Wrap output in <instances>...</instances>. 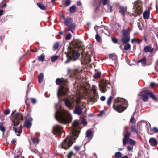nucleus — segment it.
Returning <instances> with one entry per match:
<instances>
[{
    "label": "nucleus",
    "instance_id": "obj_32",
    "mask_svg": "<svg viewBox=\"0 0 158 158\" xmlns=\"http://www.w3.org/2000/svg\"><path fill=\"white\" fill-rule=\"evenodd\" d=\"M44 75L42 73H41L38 76V81L39 83H40L42 81L43 79Z\"/></svg>",
    "mask_w": 158,
    "mask_h": 158
},
{
    "label": "nucleus",
    "instance_id": "obj_19",
    "mask_svg": "<svg viewBox=\"0 0 158 158\" xmlns=\"http://www.w3.org/2000/svg\"><path fill=\"white\" fill-rule=\"evenodd\" d=\"M73 45L74 47L78 48L82 46V43L79 41H76L73 43Z\"/></svg>",
    "mask_w": 158,
    "mask_h": 158
},
{
    "label": "nucleus",
    "instance_id": "obj_64",
    "mask_svg": "<svg viewBox=\"0 0 158 158\" xmlns=\"http://www.w3.org/2000/svg\"><path fill=\"white\" fill-rule=\"evenodd\" d=\"M20 129L18 131H17V132L19 133H20L22 132V130H21V125L20 126Z\"/></svg>",
    "mask_w": 158,
    "mask_h": 158
},
{
    "label": "nucleus",
    "instance_id": "obj_59",
    "mask_svg": "<svg viewBox=\"0 0 158 158\" xmlns=\"http://www.w3.org/2000/svg\"><path fill=\"white\" fill-rule=\"evenodd\" d=\"M133 149V148L132 147H131L130 146H128L127 147V149L128 151H131Z\"/></svg>",
    "mask_w": 158,
    "mask_h": 158
},
{
    "label": "nucleus",
    "instance_id": "obj_22",
    "mask_svg": "<svg viewBox=\"0 0 158 158\" xmlns=\"http://www.w3.org/2000/svg\"><path fill=\"white\" fill-rule=\"evenodd\" d=\"M109 59L110 61H112L115 63L116 60V57L115 54H110L109 56Z\"/></svg>",
    "mask_w": 158,
    "mask_h": 158
},
{
    "label": "nucleus",
    "instance_id": "obj_24",
    "mask_svg": "<svg viewBox=\"0 0 158 158\" xmlns=\"http://www.w3.org/2000/svg\"><path fill=\"white\" fill-rule=\"evenodd\" d=\"M119 9L120 10L119 12L121 13L123 17L124 16L125 12L127 10L126 8L123 7H119Z\"/></svg>",
    "mask_w": 158,
    "mask_h": 158
},
{
    "label": "nucleus",
    "instance_id": "obj_63",
    "mask_svg": "<svg viewBox=\"0 0 158 158\" xmlns=\"http://www.w3.org/2000/svg\"><path fill=\"white\" fill-rule=\"evenodd\" d=\"M77 6H81V5L82 4H81V3L80 2L78 1L77 2Z\"/></svg>",
    "mask_w": 158,
    "mask_h": 158
},
{
    "label": "nucleus",
    "instance_id": "obj_49",
    "mask_svg": "<svg viewBox=\"0 0 158 158\" xmlns=\"http://www.w3.org/2000/svg\"><path fill=\"white\" fill-rule=\"evenodd\" d=\"M73 153L72 151L69 152L67 156L68 158H70L73 155Z\"/></svg>",
    "mask_w": 158,
    "mask_h": 158
},
{
    "label": "nucleus",
    "instance_id": "obj_47",
    "mask_svg": "<svg viewBox=\"0 0 158 158\" xmlns=\"http://www.w3.org/2000/svg\"><path fill=\"white\" fill-rule=\"evenodd\" d=\"M112 41L114 43L116 44L118 43V39L117 38H112Z\"/></svg>",
    "mask_w": 158,
    "mask_h": 158
},
{
    "label": "nucleus",
    "instance_id": "obj_33",
    "mask_svg": "<svg viewBox=\"0 0 158 158\" xmlns=\"http://www.w3.org/2000/svg\"><path fill=\"white\" fill-rule=\"evenodd\" d=\"M76 8V6L75 5H73L70 7L69 10L70 11L71 13H73L75 10Z\"/></svg>",
    "mask_w": 158,
    "mask_h": 158
},
{
    "label": "nucleus",
    "instance_id": "obj_57",
    "mask_svg": "<svg viewBox=\"0 0 158 158\" xmlns=\"http://www.w3.org/2000/svg\"><path fill=\"white\" fill-rule=\"evenodd\" d=\"M138 28L141 30H142L143 29V27L140 25V23H138Z\"/></svg>",
    "mask_w": 158,
    "mask_h": 158
},
{
    "label": "nucleus",
    "instance_id": "obj_7",
    "mask_svg": "<svg viewBox=\"0 0 158 158\" xmlns=\"http://www.w3.org/2000/svg\"><path fill=\"white\" fill-rule=\"evenodd\" d=\"M63 132V127H62L56 125L54 126L52 129V132L56 136L60 137L61 134Z\"/></svg>",
    "mask_w": 158,
    "mask_h": 158
},
{
    "label": "nucleus",
    "instance_id": "obj_1",
    "mask_svg": "<svg viewBox=\"0 0 158 158\" xmlns=\"http://www.w3.org/2000/svg\"><path fill=\"white\" fill-rule=\"evenodd\" d=\"M56 85H60L61 84V85L59 87L57 92L59 102L56 104L55 106L56 110L55 117L56 120L60 122L65 124H68L72 121V116L70 113L62 108L60 102L63 101L66 106L69 109H71L74 106L75 99L73 98V96L64 99H62L60 98V96L66 95L69 92V88L66 85L67 79L58 78L56 79Z\"/></svg>",
    "mask_w": 158,
    "mask_h": 158
},
{
    "label": "nucleus",
    "instance_id": "obj_29",
    "mask_svg": "<svg viewBox=\"0 0 158 158\" xmlns=\"http://www.w3.org/2000/svg\"><path fill=\"white\" fill-rule=\"evenodd\" d=\"M3 123H0V130L3 132V135L6 129L5 127L3 126Z\"/></svg>",
    "mask_w": 158,
    "mask_h": 158
},
{
    "label": "nucleus",
    "instance_id": "obj_27",
    "mask_svg": "<svg viewBox=\"0 0 158 158\" xmlns=\"http://www.w3.org/2000/svg\"><path fill=\"white\" fill-rule=\"evenodd\" d=\"M131 131L132 132H135L136 133L138 134V131L135 127V125H132L131 127Z\"/></svg>",
    "mask_w": 158,
    "mask_h": 158
},
{
    "label": "nucleus",
    "instance_id": "obj_16",
    "mask_svg": "<svg viewBox=\"0 0 158 158\" xmlns=\"http://www.w3.org/2000/svg\"><path fill=\"white\" fill-rule=\"evenodd\" d=\"M149 142L152 146H154L157 144V141L154 138H151L149 140Z\"/></svg>",
    "mask_w": 158,
    "mask_h": 158
},
{
    "label": "nucleus",
    "instance_id": "obj_45",
    "mask_svg": "<svg viewBox=\"0 0 158 158\" xmlns=\"http://www.w3.org/2000/svg\"><path fill=\"white\" fill-rule=\"evenodd\" d=\"M32 140L34 143L38 144L39 143V139L37 138H34Z\"/></svg>",
    "mask_w": 158,
    "mask_h": 158
},
{
    "label": "nucleus",
    "instance_id": "obj_28",
    "mask_svg": "<svg viewBox=\"0 0 158 158\" xmlns=\"http://www.w3.org/2000/svg\"><path fill=\"white\" fill-rule=\"evenodd\" d=\"M125 44L124 46V49L125 50H128L130 49L131 48V45L130 44L128 43H124Z\"/></svg>",
    "mask_w": 158,
    "mask_h": 158
},
{
    "label": "nucleus",
    "instance_id": "obj_6",
    "mask_svg": "<svg viewBox=\"0 0 158 158\" xmlns=\"http://www.w3.org/2000/svg\"><path fill=\"white\" fill-rule=\"evenodd\" d=\"M133 8L137 14H141L143 12L141 1L139 0L136 1L134 2Z\"/></svg>",
    "mask_w": 158,
    "mask_h": 158
},
{
    "label": "nucleus",
    "instance_id": "obj_18",
    "mask_svg": "<svg viewBox=\"0 0 158 158\" xmlns=\"http://www.w3.org/2000/svg\"><path fill=\"white\" fill-rule=\"evenodd\" d=\"M75 26L76 25L74 23H71L69 26H68V28L67 31H70L73 33V30L75 29Z\"/></svg>",
    "mask_w": 158,
    "mask_h": 158
},
{
    "label": "nucleus",
    "instance_id": "obj_35",
    "mask_svg": "<svg viewBox=\"0 0 158 158\" xmlns=\"http://www.w3.org/2000/svg\"><path fill=\"white\" fill-rule=\"evenodd\" d=\"M127 142L132 146L135 145V141L131 139H129Z\"/></svg>",
    "mask_w": 158,
    "mask_h": 158
},
{
    "label": "nucleus",
    "instance_id": "obj_14",
    "mask_svg": "<svg viewBox=\"0 0 158 158\" xmlns=\"http://www.w3.org/2000/svg\"><path fill=\"white\" fill-rule=\"evenodd\" d=\"M121 41L123 44L127 43L130 40V36H122L121 39Z\"/></svg>",
    "mask_w": 158,
    "mask_h": 158
},
{
    "label": "nucleus",
    "instance_id": "obj_41",
    "mask_svg": "<svg viewBox=\"0 0 158 158\" xmlns=\"http://www.w3.org/2000/svg\"><path fill=\"white\" fill-rule=\"evenodd\" d=\"M72 35L71 33L68 34L65 36L66 40H69L71 39V37Z\"/></svg>",
    "mask_w": 158,
    "mask_h": 158
},
{
    "label": "nucleus",
    "instance_id": "obj_42",
    "mask_svg": "<svg viewBox=\"0 0 158 158\" xmlns=\"http://www.w3.org/2000/svg\"><path fill=\"white\" fill-rule=\"evenodd\" d=\"M59 47V44L58 42L56 43L54 45L53 48L55 50H57Z\"/></svg>",
    "mask_w": 158,
    "mask_h": 158
},
{
    "label": "nucleus",
    "instance_id": "obj_31",
    "mask_svg": "<svg viewBox=\"0 0 158 158\" xmlns=\"http://www.w3.org/2000/svg\"><path fill=\"white\" fill-rule=\"evenodd\" d=\"M149 95L150 96V97L154 100L156 101L157 99L156 97H155V95L152 92H148Z\"/></svg>",
    "mask_w": 158,
    "mask_h": 158
},
{
    "label": "nucleus",
    "instance_id": "obj_12",
    "mask_svg": "<svg viewBox=\"0 0 158 158\" xmlns=\"http://www.w3.org/2000/svg\"><path fill=\"white\" fill-rule=\"evenodd\" d=\"M130 136V134L128 132H127L125 135L124 138L123 139V144L124 146L126 144V142L128 141L130 139L129 138Z\"/></svg>",
    "mask_w": 158,
    "mask_h": 158
},
{
    "label": "nucleus",
    "instance_id": "obj_9",
    "mask_svg": "<svg viewBox=\"0 0 158 158\" xmlns=\"http://www.w3.org/2000/svg\"><path fill=\"white\" fill-rule=\"evenodd\" d=\"M32 120L33 119L30 116V114H28L27 116V119L24 123L23 126L27 128L31 127L32 124Z\"/></svg>",
    "mask_w": 158,
    "mask_h": 158
},
{
    "label": "nucleus",
    "instance_id": "obj_26",
    "mask_svg": "<svg viewBox=\"0 0 158 158\" xmlns=\"http://www.w3.org/2000/svg\"><path fill=\"white\" fill-rule=\"evenodd\" d=\"M37 5L38 7L43 10H45L46 8L45 6L41 4V3H38Z\"/></svg>",
    "mask_w": 158,
    "mask_h": 158
},
{
    "label": "nucleus",
    "instance_id": "obj_56",
    "mask_svg": "<svg viewBox=\"0 0 158 158\" xmlns=\"http://www.w3.org/2000/svg\"><path fill=\"white\" fill-rule=\"evenodd\" d=\"M153 130L154 132L155 133L158 132V129L156 127H154L153 128Z\"/></svg>",
    "mask_w": 158,
    "mask_h": 158
},
{
    "label": "nucleus",
    "instance_id": "obj_15",
    "mask_svg": "<svg viewBox=\"0 0 158 158\" xmlns=\"http://www.w3.org/2000/svg\"><path fill=\"white\" fill-rule=\"evenodd\" d=\"M144 50L146 53L150 52L152 53L154 49L149 46H147L144 47Z\"/></svg>",
    "mask_w": 158,
    "mask_h": 158
},
{
    "label": "nucleus",
    "instance_id": "obj_4",
    "mask_svg": "<svg viewBox=\"0 0 158 158\" xmlns=\"http://www.w3.org/2000/svg\"><path fill=\"white\" fill-rule=\"evenodd\" d=\"M73 143L72 140L69 137L67 136L63 141L61 143L58 145L59 148L64 149L65 150L68 149Z\"/></svg>",
    "mask_w": 158,
    "mask_h": 158
},
{
    "label": "nucleus",
    "instance_id": "obj_43",
    "mask_svg": "<svg viewBox=\"0 0 158 158\" xmlns=\"http://www.w3.org/2000/svg\"><path fill=\"white\" fill-rule=\"evenodd\" d=\"M79 124V121L78 120H76L74 121L73 123V126L74 127H76Z\"/></svg>",
    "mask_w": 158,
    "mask_h": 158
},
{
    "label": "nucleus",
    "instance_id": "obj_39",
    "mask_svg": "<svg viewBox=\"0 0 158 158\" xmlns=\"http://www.w3.org/2000/svg\"><path fill=\"white\" fill-rule=\"evenodd\" d=\"M146 59L145 57H144L142 59L139 60L138 61V63H140V62L143 63H143H144L145 64L144 65V66H145L146 64Z\"/></svg>",
    "mask_w": 158,
    "mask_h": 158
},
{
    "label": "nucleus",
    "instance_id": "obj_62",
    "mask_svg": "<svg viewBox=\"0 0 158 158\" xmlns=\"http://www.w3.org/2000/svg\"><path fill=\"white\" fill-rule=\"evenodd\" d=\"M155 85V84L154 83H151L150 84V86L151 87H154Z\"/></svg>",
    "mask_w": 158,
    "mask_h": 158
},
{
    "label": "nucleus",
    "instance_id": "obj_36",
    "mask_svg": "<svg viewBox=\"0 0 158 158\" xmlns=\"http://www.w3.org/2000/svg\"><path fill=\"white\" fill-rule=\"evenodd\" d=\"M112 98V96H110L108 99L107 104L109 106H110L111 104Z\"/></svg>",
    "mask_w": 158,
    "mask_h": 158
},
{
    "label": "nucleus",
    "instance_id": "obj_20",
    "mask_svg": "<svg viewBox=\"0 0 158 158\" xmlns=\"http://www.w3.org/2000/svg\"><path fill=\"white\" fill-rule=\"evenodd\" d=\"M72 19L70 17H68L66 19H65L64 24L67 26H69V24L72 23Z\"/></svg>",
    "mask_w": 158,
    "mask_h": 158
},
{
    "label": "nucleus",
    "instance_id": "obj_23",
    "mask_svg": "<svg viewBox=\"0 0 158 158\" xmlns=\"http://www.w3.org/2000/svg\"><path fill=\"white\" fill-rule=\"evenodd\" d=\"M101 74V72L99 71H96L93 75V77L95 79H98L100 77Z\"/></svg>",
    "mask_w": 158,
    "mask_h": 158
},
{
    "label": "nucleus",
    "instance_id": "obj_25",
    "mask_svg": "<svg viewBox=\"0 0 158 158\" xmlns=\"http://www.w3.org/2000/svg\"><path fill=\"white\" fill-rule=\"evenodd\" d=\"M97 88L96 86L94 85L92 86V90L93 92V94L96 96L98 95V93L97 92Z\"/></svg>",
    "mask_w": 158,
    "mask_h": 158
},
{
    "label": "nucleus",
    "instance_id": "obj_58",
    "mask_svg": "<svg viewBox=\"0 0 158 158\" xmlns=\"http://www.w3.org/2000/svg\"><path fill=\"white\" fill-rule=\"evenodd\" d=\"M104 5H106L107 4V0H102Z\"/></svg>",
    "mask_w": 158,
    "mask_h": 158
},
{
    "label": "nucleus",
    "instance_id": "obj_21",
    "mask_svg": "<svg viewBox=\"0 0 158 158\" xmlns=\"http://www.w3.org/2000/svg\"><path fill=\"white\" fill-rule=\"evenodd\" d=\"M150 11L149 10H146L143 13V16L145 19H148L149 17Z\"/></svg>",
    "mask_w": 158,
    "mask_h": 158
},
{
    "label": "nucleus",
    "instance_id": "obj_30",
    "mask_svg": "<svg viewBox=\"0 0 158 158\" xmlns=\"http://www.w3.org/2000/svg\"><path fill=\"white\" fill-rule=\"evenodd\" d=\"M86 137L87 138H89L92 135V131L89 130H88L86 131Z\"/></svg>",
    "mask_w": 158,
    "mask_h": 158
},
{
    "label": "nucleus",
    "instance_id": "obj_13",
    "mask_svg": "<svg viewBox=\"0 0 158 158\" xmlns=\"http://www.w3.org/2000/svg\"><path fill=\"white\" fill-rule=\"evenodd\" d=\"M132 29L128 28L127 29H123L122 30V33L123 36H130V33Z\"/></svg>",
    "mask_w": 158,
    "mask_h": 158
},
{
    "label": "nucleus",
    "instance_id": "obj_3",
    "mask_svg": "<svg viewBox=\"0 0 158 158\" xmlns=\"http://www.w3.org/2000/svg\"><path fill=\"white\" fill-rule=\"evenodd\" d=\"M115 102L116 110L118 112H122L126 108V106H123L127 105V101L123 98H116Z\"/></svg>",
    "mask_w": 158,
    "mask_h": 158
},
{
    "label": "nucleus",
    "instance_id": "obj_61",
    "mask_svg": "<svg viewBox=\"0 0 158 158\" xmlns=\"http://www.w3.org/2000/svg\"><path fill=\"white\" fill-rule=\"evenodd\" d=\"M137 39H136L135 38H134L131 40V42L132 43H133L134 42H137Z\"/></svg>",
    "mask_w": 158,
    "mask_h": 158
},
{
    "label": "nucleus",
    "instance_id": "obj_17",
    "mask_svg": "<svg viewBox=\"0 0 158 158\" xmlns=\"http://www.w3.org/2000/svg\"><path fill=\"white\" fill-rule=\"evenodd\" d=\"M82 60H83L86 63H88L91 61V60L89 59L88 55H86L85 54H82Z\"/></svg>",
    "mask_w": 158,
    "mask_h": 158
},
{
    "label": "nucleus",
    "instance_id": "obj_55",
    "mask_svg": "<svg viewBox=\"0 0 158 158\" xmlns=\"http://www.w3.org/2000/svg\"><path fill=\"white\" fill-rule=\"evenodd\" d=\"M31 101L32 102L33 104H35L36 102V100L35 98H31Z\"/></svg>",
    "mask_w": 158,
    "mask_h": 158
},
{
    "label": "nucleus",
    "instance_id": "obj_60",
    "mask_svg": "<svg viewBox=\"0 0 158 158\" xmlns=\"http://www.w3.org/2000/svg\"><path fill=\"white\" fill-rule=\"evenodd\" d=\"M106 99V98L104 96H102L100 98V100L102 101H104Z\"/></svg>",
    "mask_w": 158,
    "mask_h": 158
},
{
    "label": "nucleus",
    "instance_id": "obj_40",
    "mask_svg": "<svg viewBox=\"0 0 158 158\" xmlns=\"http://www.w3.org/2000/svg\"><path fill=\"white\" fill-rule=\"evenodd\" d=\"M95 38H96V40L98 41L99 42L101 41V40L100 37L98 33H97L96 35Z\"/></svg>",
    "mask_w": 158,
    "mask_h": 158
},
{
    "label": "nucleus",
    "instance_id": "obj_11",
    "mask_svg": "<svg viewBox=\"0 0 158 158\" xmlns=\"http://www.w3.org/2000/svg\"><path fill=\"white\" fill-rule=\"evenodd\" d=\"M148 92H141L138 94V96H141L144 102L148 100Z\"/></svg>",
    "mask_w": 158,
    "mask_h": 158
},
{
    "label": "nucleus",
    "instance_id": "obj_52",
    "mask_svg": "<svg viewBox=\"0 0 158 158\" xmlns=\"http://www.w3.org/2000/svg\"><path fill=\"white\" fill-rule=\"evenodd\" d=\"M134 121L135 122V120L134 119V117H131L130 121V123H133Z\"/></svg>",
    "mask_w": 158,
    "mask_h": 158
},
{
    "label": "nucleus",
    "instance_id": "obj_38",
    "mask_svg": "<svg viewBox=\"0 0 158 158\" xmlns=\"http://www.w3.org/2000/svg\"><path fill=\"white\" fill-rule=\"evenodd\" d=\"M59 58L57 56H54L51 57V59L52 62H54L56 61Z\"/></svg>",
    "mask_w": 158,
    "mask_h": 158
},
{
    "label": "nucleus",
    "instance_id": "obj_48",
    "mask_svg": "<svg viewBox=\"0 0 158 158\" xmlns=\"http://www.w3.org/2000/svg\"><path fill=\"white\" fill-rule=\"evenodd\" d=\"M10 112V111L9 109H6L4 111V113L6 115H7L9 114Z\"/></svg>",
    "mask_w": 158,
    "mask_h": 158
},
{
    "label": "nucleus",
    "instance_id": "obj_54",
    "mask_svg": "<svg viewBox=\"0 0 158 158\" xmlns=\"http://www.w3.org/2000/svg\"><path fill=\"white\" fill-rule=\"evenodd\" d=\"M115 26L117 29H119L120 27V25L118 23H116Z\"/></svg>",
    "mask_w": 158,
    "mask_h": 158
},
{
    "label": "nucleus",
    "instance_id": "obj_8",
    "mask_svg": "<svg viewBox=\"0 0 158 158\" xmlns=\"http://www.w3.org/2000/svg\"><path fill=\"white\" fill-rule=\"evenodd\" d=\"M14 118L15 120L13 121V122L15 126L18 125L23 120V116L22 114L20 112H18L15 114Z\"/></svg>",
    "mask_w": 158,
    "mask_h": 158
},
{
    "label": "nucleus",
    "instance_id": "obj_2",
    "mask_svg": "<svg viewBox=\"0 0 158 158\" xmlns=\"http://www.w3.org/2000/svg\"><path fill=\"white\" fill-rule=\"evenodd\" d=\"M68 51L69 54L66 56L68 59L65 62L66 64L68 63L72 60H75L80 56V54L78 53L77 50L69 47Z\"/></svg>",
    "mask_w": 158,
    "mask_h": 158
},
{
    "label": "nucleus",
    "instance_id": "obj_5",
    "mask_svg": "<svg viewBox=\"0 0 158 158\" xmlns=\"http://www.w3.org/2000/svg\"><path fill=\"white\" fill-rule=\"evenodd\" d=\"M100 91L103 93H105L106 91V88H110V85L109 81L107 80H103L99 85Z\"/></svg>",
    "mask_w": 158,
    "mask_h": 158
},
{
    "label": "nucleus",
    "instance_id": "obj_46",
    "mask_svg": "<svg viewBox=\"0 0 158 158\" xmlns=\"http://www.w3.org/2000/svg\"><path fill=\"white\" fill-rule=\"evenodd\" d=\"M65 3L66 6H69L71 3L70 0H65Z\"/></svg>",
    "mask_w": 158,
    "mask_h": 158
},
{
    "label": "nucleus",
    "instance_id": "obj_34",
    "mask_svg": "<svg viewBox=\"0 0 158 158\" xmlns=\"http://www.w3.org/2000/svg\"><path fill=\"white\" fill-rule=\"evenodd\" d=\"M45 57L43 54H42L40 56L38 57V60L39 61H43L44 60Z\"/></svg>",
    "mask_w": 158,
    "mask_h": 158
},
{
    "label": "nucleus",
    "instance_id": "obj_44",
    "mask_svg": "<svg viewBox=\"0 0 158 158\" xmlns=\"http://www.w3.org/2000/svg\"><path fill=\"white\" fill-rule=\"evenodd\" d=\"M74 149L77 151H79L81 149V147L78 146H75L74 147Z\"/></svg>",
    "mask_w": 158,
    "mask_h": 158
},
{
    "label": "nucleus",
    "instance_id": "obj_53",
    "mask_svg": "<svg viewBox=\"0 0 158 158\" xmlns=\"http://www.w3.org/2000/svg\"><path fill=\"white\" fill-rule=\"evenodd\" d=\"M21 154L20 152H19V153L16 155V156H14V158H19L21 156Z\"/></svg>",
    "mask_w": 158,
    "mask_h": 158
},
{
    "label": "nucleus",
    "instance_id": "obj_10",
    "mask_svg": "<svg viewBox=\"0 0 158 158\" xmlns=\"http://www.w3.org/2000/svg\"><path fill=\"white\" fill-rule=\"evenodd\" d=\"M73 112L75 114L79 116L80 115L83 113L82 107L80 106L77 105L75 108Z\"/></svg>",
    "mask_w": 158,
    "mask_h": 158
},
{
    "label": "nucleus",
    "instance_id": "obj_37",
    "mask_svg": "<svg viewBox=\"0 0 158 158\" xmlns=\"http://www.w3.org/2000/svg\"><path fill=\"white\" fill-rule=\"evenodd\" d=\"M122 154L120 152H117L115 154V156L116 158H120L122 156Z\"/></svg>",
    "mask_w": 158,
    "mask_h": 158
},
{
    "label": "nucleus",
    "instance_id": "obj_50",
    "mask_svg": "<svg viewBox=\"0 0 158 158\" xmlns=\"http://www.w3.org/2000/svg\"><path fill=\"white\" fill-rule=\"evenodd\" d=\"M112 7L110 5L108 4L107 6V9L109 10L110 12H112Z\"/></svg>",
    "mask_w": 158,
    "mask_h": 158
},
{
    "label": "nucleus",
    "instance_id": "obj_51",
    "mask_svg": "<svg viewBox=\"0 0 158 158\" xmlns=\"http://www.w3.org/2000/svg\"><path fill=\"white\" fill-rule=\"evenodd\" d=\"M104 111L103 110H102L100 112V113L99 114H97V116H99V117L101 116H102L103 115H104Z\"/></svg>",
    "mask_w": 158,
    "mask_h": 158
}]
</instances>
